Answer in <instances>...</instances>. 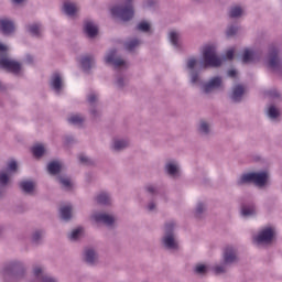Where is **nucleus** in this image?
<instances>
[{
    "mask_svg": "<svg viewBox=\"0 0 282 282\" xmlns=\"http://www.w3.org/2000/svg\"><path fill=\"white\" fill-rule=\"evenodd\" d=\"M95 200L97 202V204H99L100 206H111V196L109 195V193L107 192H101L99 193Z\"/></svg>",
    "mask_w": 282,
    "mask_h": 282,
    "instance_id": "nucleus-26",
    "label": "nucleus"
},
{
    "mask_svg": "<svg viewBox=\"0 0 282 282\" xmlns=\"http://www.w3.org/2000/svg\"><path fill=\"white\" fill-rule=\"evenodd\" d=\"M167 39L175 50H184V45L182 44V33L177 30H171L167 33Z\"/></svg>",
    "mask_w": 282,
    "mask_h": 282,
    "instance_id": "nucleus-17",
    "label": "nucleus"
},
{
    "mask_svg": "<svg viewBox=\"0 0 282 282\" xmlns=\"http://www.w3.org/2000/svg\"><path fill=\"white\" fill-rule=\"evenodd\" d=\"M196 133L203 140H210L213 135V123L206 119H200L196 126Z\"/></svg>",
    "mask_w": 282,
    "mask_h": 282,
    "instance_id": "nucleus-11",
    "label": "nucleus"
},
{
    "mask_svg": "<svg viewBox=\"0 0 282 282\" xmlns=\"http://www.w3.org/2000/svg\"><path fill=\"white\" fill-rule=\"evenodd\" d=\"M10 184V176L6 172H0V187L6 188Z\"/></svg>",
    "mask_w": 282,
    "mask_h": 282,
    "instance_id": "nucleus-42",
    "label": "nucleus"
},
{
    "mask_svg": "<svg viewBox=\"0 0 282 282\" xmlns=\"http://www.w3.org/2000/svg\"><path fill=\"white\" fill-rule=\"evenodd\" d=\"M227 75L229 78H237V70L236 69H229Z\"/></svg>",
    "mask_w": 282,
    "mask_h": 282,
    "instance_id": "nucleus-55",
    "label": "nucleus"
},
{
    "mask_svg": "<svg viewBox=\"0 0 282 282\" xmlns=\"http://www.w3.org/2000/svg\"><path fill=\"white\" fill-rule=\"evenodd\" d=\"M145 191H147V193H150V195L158 194V187H155L153 185H147Z\"/></svg>",
    "mask_w": 282,
    "mask_h": 282,
    "instance_id": "nucleus-52",
    "label": "nucleus"
},
{
    "mask_svg": "<svg viewBox=\"0 0 282 282\" xmlns=\"http://www.w3.org/2000/svg\"><path fill=\"white\" fill-rule=\"evenodd\" d=\"M79 162L80 164H85L86 166H94V161L85 155H79Z\"/></svg>",
    "mask_w": 282,
    "mask_h": 282,
    "instance_id": "nucleus-48",
    "label": "nucleus"
},
{
    "mask_svg": "<svg viewBox=\"0 0 282 282\" xmlns=\"http://www.w3.org/2000/svg\"><path fill=\"white\" fill-rule=\"evenodd\" d=\"M87 102L90 107H96V104L98 102V95L91 93L87 96Z\"/></svg>",
    "mask_w": 282,
    "mask_h": 282,
    "instance_id": "nucleus-46",
    "label": "nucleus"
},
{
    "mask_svg": "<svg viewBox=\"0 0 282 282\" xmlns=\"http://www.w3.org/2000/svg\"><path fill=\"white\" fill-rule=\"evenodd\" d=\"M32 153L35 158H43L45 155V147L37 144L32 148Z\"/></svg>",
    "mask_w": 282,
    "mask_h": 282,
    "instance_id": "nucleus-36",
    "label": "nucleus"
},
{
    "mask_svg": "<svg viewBox=\"0 0 282 282\" xmlns=\"http://www.w3.org/2000/svg\"><path fill=\"white\" fill-rule=\"evenodd\" d=\"M23 1H25V0H11V2L14 3L15 6H21V3H23Z\"/></svg>",
    "mask_w": 282,
    "mask_h": 282,
    "instance_id": "nucleus-61",
    "label": "nucleus"
},
{
    "mask_svg": "<svg viewBox=\"0 0 282 282\" xmlns=\"http://www.w3.org/2000/svg\"><path fill=\"white\" fill-rule=\"evenodd\" d=\"M268 65L271 69L278 72L282 67L281 55H279V48L274 45L269 47Z\"/></svg>",
    "mask_w": 282,
    "mask_h": 282,
    "instance_id": "nucleus-9",
    "label": "nucleus"
},
{
    "mask_svg": "<svg viewBox=\"0 0 282 282\" xmlns=\"http://www.w3.org/2000/svg\"><path fill=\"white\" fill-rule=\"evenodd\" d=\"M117 55L118 50L111 48L110 51H108V53L105 56L106 65H113L115 69H118L119 67H129V65H127V62L122 59V57Z\"/></svg>",
    "mask_w": 282,
    "mask_h": 282,
    "instance_id": "nucleus-8",
    "label": "nucleus"
},
{
    "mask_svg": "<svg viewBox=\"0 0 282 282\" xmlns=\"http://www.w3.org/2000/svg\"><path fill=\"white\" fill-rule=\"evenodd\" d=\"M271 96L273 97V98H279V93L276 91V90H273V91H271Z\"/></svg>",
    "mask_w": 282,
    "mask_h": 282,
    "instance_id": "nucleus-62",
    "label": "nucleus"
},
{
    "mask_svg": "<svg viewBox=\"0 0 282 282\" xmlns=\"http://www.w3.org/2000/svg\"><path fill=\"white\" fill-rule=\"evenodd\" d=\"M17 169H19V165H17V161H11L9 163V170L17 171Z\"/></svg>",
    "mask_w": 282,
    "mask_h": 282,
    "instance_id": "nucleus-54",
    "label": "nucleus"
},
{
    "mask_svg": "<svg viewBox=\"0 0 282 282\" xmlns=\"http://www.w3.org/2000/svg\"><path fill=\"white\" fill-rule=\"evenodd\" d=\"M164 171L165 173H167V175H171V177H175V175L180 173V166L177 165L176 162L171 161L165 164Z\"/></svg>",
    "mask_w": 282,
    "mask_h": 282,
    "instance_id": "nucleus-27",
    "label": "nucleus"
},
{
    "mask_svg": "<svg viewBox=\"0 0 282 282\" xmlns=\"http://www.w3.org/2000/svg\"><path fill=\"white\" fill-rule=\"evenodd\" d=\"M240 215L241 217H256L257 216V205L252 202L242 203L240 206Z\"/></svg>",
    "mask_w": 282,
    "mask_h": 282,
    "instance_id": "nucleus-18",
    "label": "nucleus"
},
{
    "mask_svg": "<svg viewBox=\"0 0 282 282\" xmlns=\"http://www.w3.org/2000/svg\"><path fill=\"white\" fill-rule=\"evenodd\" d=\"M137 30H139V32H151V24L147 21H142L137 25Z\"/></svg>",
    "mask_w": 282,
    "mask_h": 282,
    "instance_id": "nucleus-43",
    "label": "nucleus"
},
{
    "mask_svg": "<svg viewBox=\"0 0 282 282\" xmlns=\"http://www.w3.org/2000/svg\"><path fill=\"white\" fill-rule=\"evenodd\" d=\"M26 32L35 39H41V23H33L26 25Z\"/></svg>",
    "mask_w": 282,
    "mask_h": 282,
    "instance_id": "nucleus-30",
    "label": "nucleus"
},
{
    "mask_svg": "<svg viewBox=\"0 0 282 282\" xmlns=\"http://www.w3.org/2000/svg\"><path fill=\"white\" fill-rule=\"evenodd\" d=\"M281 116V112H279V109H276L275 106H270L268 109V117L271 120H276Z\"/></svg>",
    "mask_w": 282,
    "mask_h": 282,
    "instance_id": "nucleus-39",
    "label": "nucleus"
},
{
    "mask_svg": "<svg viewBox=\"0 0 282 282\" xmlns=\"http://www.w3.org/2000/svg\"><path fill=\"white\" fill-rule=\"evenodd\" d=\"M123 4H116L110 9L115 19H120L124 23L131 21L135 17V7L133 0H122Z\"/></svg>",
    "mask_w": 282,
    "mask_h": 282,
    "instance_id": "nucleus-5",
    "label": "nucleus"
},
{
    "mask_svg": "<svg viewBox=\"0 0 282 282\" xmlns=\"http://www.w3.org/2000/svg\"><path fill=\"white\" fill-rule=\"evenodd\" d=\"M33 274L37 279V281H41V276L45 275V273H43V268L41 267H35L33 269Z\"/></svg>",
    "mask_w": 282,
    "mask_h": 282,
    "instance_id": "nucleus-49",
    "label": "nucleus"
},
{
    "mask_svg": "<svg viewBox=\"0 0 282 282\" xmlns=\"http://www.w3.org/2000/svg\"><path fill=\"white\" fill-rule=\"evenodd\" d=\"M68 122L75 126H82L85 122V118L80 117V115H73L68 118Z\"/></svg>",
    "mask_w": 282,
    "mask_h": 282,
    "instance_id": "nucleus-38",
    "label": "nucleus"
},
{
    "mask_svg": "<svg viewBox=\"0 0 282 282\" xmlns=\"http://www.w3.org/2000/svg\"><path fill=\"white\" fill-rule=\"evenodd\" d=\"M0 91H6V86L0 82Z\"/></svg>",
    "mask_w": 282,
    "mask_h": 282,
    "instance_id": "nucleus-63",
    "label": "nucleus"
},
{
    "mask_svg": "<svg viewBox=\"0 0 282 282\" xmlns=\"http://www.w3.org/2000/svg\"><path fill=\"white\" fill-rule=\"evenodd\" d=\"M130 142L129 139H113L112 143L110 145L111 151H115V153H120L124 151V149H129Z\"/></svg>",
    "mask_w": 282,
    "mask_h": 282,
    "instance_id": "nucleus-21",
    "label": "nucleus"
},
{
    "mask_svg": "<svg viewBox=\"0 0 282 282\" xmlns=\"http://www.w3.org/2000/svg\"><path fill=\"white\" fill-rule=\"evenodd\" d=\"M223 61L219 55H217V46L213 44H207L203 47V62H200L199 67L195 68L197 65V59L195 57H189L186 62V69H188L189 80L192 85H197L202 83V69H208V67H221Z\"/></svg>",
    "mask_w": 282,
    "mask_h": 282,
    "instance_id": "nucleus-1",
    "label": "nucleus"
},
{
    "mask_svg": "<svg viewBox=\"0 0 282 282\" xmlns=\"http://www.w3.org/2000/svg\"><path fill=\"white\" fill-rule=\"evenodd\" d=\"M19 188L23 195H34L36 184L33 181L24 180L19 183Z\"/></svg>",
    "mask_w": 282,
    "mask_h": 282,
    "instance_id": "nucleus-24",
    "label": "nucleus"
},
{
    "mask_svg": "<svg viewBox=\"0 0 282 282\" xmlns=\"http://www.w3.org/2000/svg\"><path fill=\"white\" fill-rule=\"evenodd\" d=\"M250 184H254L258 188H265V186H270V172H248L241 174L236 180V185L239 187L248 186Z\"/></svg>",
    "mask_w": 282,
    "mask_h": 282,
    "instance_id": "nucleus-3",
    "label": "nucleus"
},
{
    "mask_svg": "<svg viewBox=\"0 0 282 282\" xmlns=\"http://www.w3.org/2000/svg\"><path fill=\"white\" fill-rule=\"evenodd\" d=\"M239 261V254L237 253V249L234 247H226L223 252V262L224 265H228L229 268L235 265Z\"/></svg>",
    "mask_w": 282,
    "mask_h": 282,
    "instance_id": "nucleus-12",
    "label": "nucleus"
},
{
    "mask_svg": "<svg viewBox=\"0 0 282 282\" xmlns=\"http://www.w3.org/2000/svg\"><path fill=\"white\" fill-rule=\"evenodd\" d=\"M17 32L14 21L9 18H0V34L4 36H12Z\"/></svg>",
    "mask_w": 282,
    "mask_h": 282,
    "instance_id": "nucleus-14",
    "label": "nucleus"
},
{
    "mask_svg": "<svg viewBox=\"0 0 282 282\" xmlns=\"http://www.w3.org/2000/svg\"><path fill=\"white\" fill-rule=\"evenodd\" d=\"M56 182H58L66 191H69L72 188V178L67 176V174H61L56 176Z\"/></svg>",
    "mask_w": 282,
    "mask_h": 282,
    "instance_id": "nucleus-31",
    "label": "nucleus"
},
{
    "mask_svg": "<svg viewBox=\"0 0 282 282\" xmlns=\"http://www.w3.org/2000/svg\"><path fill=\"white\" fill-rule=\"evenodd\" d=\"M226 268H229L228 264H224L223 262L221 264L214 267V272L215 274H226V272H228V269Z\"/></svg>",
    "mask_w": 282,
    "mask_h": 282,
    "instance_id": "nucleus-44",
    "label": "nucleus"
},
{
    "mask_svg": "<svg viewBox=\"0 0 282 282\" xmlns=\"http://www.w3.org/2000/svg\"><path fill=\"white\" fill-rule=\"evenodd\" d=\"M84 261L87 265H94L98 263V251L94 248H85L84 250Z\"/></svg>",
    "mask_w": 282,
    "mask_h": 282,
    "instance_id": "nucleus-22",
    "label": "nucleus"
},
{
    "mask_svg": "<svg viewBox=\"0 0 282 282\" xmlns=\"http://www.w3.org/2000/svg\"><path fill=\"white\" fill-rule=\"evenodd\" d=\"M95 63L94 55H85L80 58V65L84 72H89Z\"/></svg>",
    "mask_w": 282,
    "mask_h": 282,
    "instance_id": "nucleus-25",
    "label": "nucleus"
},
{
    "mask_svg": "<svg viewBox=\"0 0 282 282\" xmlns=\"http://www.w3.org/2000/svg\"><path fill=\"white\" fill-rule=\"evenodd\" d=\"M245 95H246V87L241 84H237L231 88L229 98L232 102L239 104L241 102V100H243Z\"/></svg>",
    "mask_w": 282,
    "mask_h": 282,
    "instance_id": "nucleus-16",
    "label": "nucleus"
},
{
    "mask_svg": "<svg viewBox=\"0 0 282 282\" xmlns=\"http://www.w3.org/2000/svg\"><path fill=\"white\" fill-rule=\"evenodd\" d=\"M113 85L117 87V89L122 90L124 87H127V85H129V80L123 75L118 74L115 77Z\"/></svg>",
    "mask_w": 282,
    "mask_h": 282,
    "instance_id": "nucleus-32",
    "label": "nucleus"
},
{
    "mask_svg": "<svg viewBox=\"0 0 282 282\" xmlns=\"http://www.w3.org/2000/svg\"><path fill=\"white\" fill-rule=\"evenodd\" d=\"M83 237V227H78L76 229H73L72 232L68 234V239L70 241H78Z\"/></svg>",
    "mask_w": 282,
    "mask_h": 282,
    "instance_id": "nucleus-34",
    "label": "nucleus"
},
{
    "mask_svg": "<svg viewBox=\"0 0 282 282\" xmlns=\"http://www.w3.org/2000/svg\"><path fill=\"white\" fill-rule=\"evenodd\" d=\"M253 58V53L250 50H245L242 55V63H250Z\"/></svg>",
    "mask_w": 282,
    "mask_h": 282,
    "instance_id": "nucleus-45",
    "label": "nucleus"
},
{
    "mask_svg": "<svg viewBox=\"0 0 282 282\" xmlns=\"http://www.w3.org/2000/svg\"><path fill=\"white\" fill-rule=\"evenodd\" d=\"M48 87L52 89V91H55V94H61L65 87L63 76H61L59 73H53L48 82Z\"/></svg>",
    "mask_w": 282,
    "mask_h": 282,
    "instance_id": "nucleus-15",
    "label": "nucleus"
},
{
    "mask_svg": "<svg viewBox=\"0 0 282 282\" xmlns=\"http://www.w3.org/2000/svg\"><path fill=\"white\" fill-rule=\"evenodd\" d=\"M158 0H144L143 8H155L158 6Z\"/></svg>",
    "mask_w": 282,
    "mask_h": 282,
    "instance_id": "nucleus-50",
    "label": "nucleus"
},
{
    "mask_svg": "<svg viewBox=\"0 0 282 282\" xmlns=\"http://www.w3.org/2000/svg\"><path fill=\"white\" fill-rule=\"evenodd\" d=\"M140 45H142V41L138 37L128 40L123 43V47L127 52H133L135 47H140Z\"/></svg>",
    "mask_w": 282,
    "mask_h": 282,
    "instance_id": "nucleus-28",
    "label": "nucleus"
},
{
    "mask_svg": "<svg viewBox=\"0 0 282 282\" xmlns=\"http://www.w3.org/2000/svg\"><path fill=\"white\" fill-rule=\"evenodd\" d=\"M0 69H6V72H10L15 76H18V74H21V69H23V66H21V63H19L18 61L11 59L9 57L8 46L1 43H0Z\"/></svg>",
    "mask_w": 282,
    "mask_h": 282,
    "instance_id": "nucleus-6",
    "label": "nucleus"
},
{
    "mask_svg": "<svg viewBox=\"0 0 282 282\" xmlns=\"http://www.w3.org/2000/svg\"><path fill=\"white\" fill-rule=\"evenodd\" d=\"M206 0H192V3H194V6H202V3H205Z\"/></svg>",
    "mask_w": 282,
    "mask_h": 282,
    "instance_id": "nucleus-59",
    "label": "nucleus"
},
{
    "mask_svg": "<svg viewBox=\"0 0 282 282\" xmlns=\"http://www.w3.org/2000/svg\"><path fill=\"white\" fill-rule=\"evenodd\" d=\"M59 217L63 221H72V205H65L59 208Z\"/></svg>",
    "mask_w": 282,
    "mask_h": 282,
    "instance_id": "nucleus-29",
    "label": "nucleus"
},
{
    "mask_svg": "<svg viewBox=\"0 0 282 282\" xmlns=\"http://www.w3.org/2000/svg\"><path fill=\"white\" fill-rule=\"evenodd\" d=\"M224 86V79L221 78V76H215L212 77L207 83H204L200 86V91H203V94H213L215 90L217 89H221V87Z\"/></svg>",
    "mask_w": 282,
    "mask_h": 282,
    "instance_id": "nucleus-10",
    "label": "nucleus"
},
{
    "mask_svg": "<svg viewBox=\"0 0 282 282\" xmlns=\"http://www.w3.org/2000/svg\"><path fill=\"white\" fill-rule=\"evenodd\" d=\"M25 63H28V65H32V63H34V57H32V55H26Z\"/></svg>",
    "mask_w": 282,
    "mask_h": 282,
    "instance_id": "nucleus-57",
    "label": "nucleus"
},
{
    "mask_svg": "<svg viewBox=\"0 0 282 282\" xmlns=\"http://www.w3.org/2000/svg\"><path fill=\"white\" fill-rule=\"evenodd\" d=\"M43 235H45L43 230H36L35 232H33L32 243H34L35 246H39L43 239Z\"/></svg>",
    "mask_w": 282,
    "mask_h": 282,
    "instance_id": "nucleus-37",
    "label": "nucleus"
},
{
    "mask_svg": "<svg viewBox=\"0 0 282 282\" xmlns=\"http://www.w3.org/2000/svg\"><path fill=\"white\" fill-rule=\"evenodd\" d=\"M195 274H199L200 276H204V274L208 273V267L206 264H196L194 268Z\"/></svg>",
    "mask_w": 282,
    "mask_h": 282,
    "instance_id": "nucleus-41",
    "label": "nucleus"
},
{
    "mask_svg": "<svg viewBox=\"0 0 282 282\" xmlns=\"http://www.w3.org/2000/svg\"><path fill=\"white\" fill-rule=\"evenodd\" d=\"M0 199H3V187H0Z\"/></svg>",
    "mask_w": 282,
    "mask_h": 282,
    "instance_id": "nucleus-64",
    "label": "nucleus"
},
{
    "mask_svg": "<svg viewBox=\"0 0 282 282\" xmlns=\"http://www.w3.org/2000/svg\"><path fill=\"white\" fill-rule=\"evenodd\" d=\"M4 232H6V225L0 224V239H3Z\"/></svg>",
    "mask_w": 282,
    "mask_h": 282,
    "instance_id": "nucleus-58",
    "label": "nucleus"
},
{
    "mask_svg": "<svg viewBox=\"0 0 282 282\" xmlns=\"http://www.w3.org/2000/svg\"><path fill=\"white\" fill-rule=\"evenodd\" d=\"M225 58H227V61H232V58H235V50H228L226 52Z\"/></svg>",
    "mask_w": 282,
    "mask_h": 282,
    "instance_id": "nucleus-53",
    "label": "nucleus"
},
{
    "mask_svg": "<svg viewBox=\"0 0 282 282\" xmlns=\"http://www.w3.org/2000/svg\"><path fill=\"white\" fill-rule=\"evenodd\" d=\"M40 282H58V280L52 275H41Z\"/></svg>",
    "mask_w": 282,
    "mask_h": 282,
    "instance_id": "nucleus-51",
    "label": "nucleus"
},
{
    "mask_svg": "<svg viewBox=\"0 0 282 282\" xmlns=\"http://www.w3.org/2000/svg\"><path fill=\"white\" fill-rule=\"evenodd\" d=\"M148 209L149 210H155V203H153V202L149 203Z\"/></svg>",
    "mask_w": 282,
    "mask_h": 282,
    "instance_id": "nucleus-60",
    "label": "nucleus"
},
{
    "mask_svg": "<svg viewBox=\"0 0 282 282\" xmlns=\"http://www.w3.org/2000/svg\"><path fill=\"white\" fill-rule=\"evenodd\" d=\"M62 10L67 17H74L76 14V4L72 2H64Z\"/></svg>",
    "mask_w": 282,
    "mask_h": 282,
    "instance_id": "nucleus-33",
    "label": "nucleus"
},
{
    "mask_svg": "<svg viewBox=\"0 0 282 282\" xmlns=\"http://www.w3.org/2000/svg\"><path fill=\"white\" fill-rule=\"evenodd\" d=\"M93 219H95L97 224H104L107 228H113L116 225V216L107 213H96L93 215Z\"/></svg>",
    "mask_w": 282,
    "mask_h": 282,
    "instance_id": "nucleus-13",
    "label": "nucleus"
},
{
    "mask_svg": "<svg viewBox=\"0 0 282 282\" xmlns=\"http://www.w3.org/2000/svg\"><path fill=\"white\" fill-rule=\"evenodd\" d=\"M206 210H208V203L204 200H198L193 210V215L195 219H198V220L204 219V215H206Z\"/></svg>",
    "mask_w": 282,
    "mask_h": 282,
    "instance_id": "nucleus-23",
    "label": "nucleus"
},
{
    "mask_svg": "<svg viewBox=\"0 0 282 282\" xmlns=\"http://www.w3.org/2000/svg\"><path fill=\"white\" fill-rule=\"evenodd\" d=\"M176 227L177 224L175 220L164 223L163 235L161 237V246L164 250H170L171 252H177L180 250V241L175 232Z\"/></svg>",
    "mask_w": 282,
    "mask_h": 282,
    "instance_id": "nucleus-4",
    "label": "nucleus"
},
{
    "mask_svg": "<svg viewBox=\"0 0 282 282\" xmlns=\"http://www.w3.org/2000/svg\"><path fill=\"white\" fill-rule=\"evenodd\" d=\"M274 241V229L272 227H265L253 237V243L257 246H270Z\"/></svg>",
    "mask_w": 282,
    "mask_h": 282,
    "instance_id": "nucleus-7",
    "label": "nucleus"
},
{
    "mask_svg": "<svg viewBox=\"0 0 282 282\" xmlns=\"http://www.w3.org/2000/svg\"><path fill=\"white\" fill-rule=\"evenodd\" d=\"M89 113L94 120H98L101 116L100 110H98L96 106H90Z\"/></svg>",
    "mask_w": 282,
    "mask_h": 282,
    "instance_id": "nucleus-47",
    "label": "nucleus"
},
{
    "mask_svg": "<svg viewBox=\"0 0 282 282\" xmlns=\"http://www.w3.org/2000/svg\"><path fill=\"white\" fill-rule=\"evenodd\" d=\"M243 14V9L239 6L231 7L229 10V18L230 19H239Z\"/></svg>",
    "mask_w": 282,
    "mask_h": 282,
    "instance_id": "nucleus-35",
    "label": "nucleus"
},
{
    "mask_svg": "<svg viewBox=\"0 0 282 282\" xmlns=\"http://www.w3.org/2000/svg\"><path fill=\"white\" fill-rule=\"evenodd\" d=\"M1 274L4 282H19L25 279L28 267L21 260H11L3 264Z\"/></svg>",
    "mask_w": 282,
    "mask_h": 282,
    "instance_id": "nucleus-2",
    "label": "nucleus"
},
{
    "mask_svg": "<svg viewBox=\"0 0 282 282\" xmlns=\"http://www.w3.org/2000/svg\"><path fill=\"white\" fill-rule=\"evenodd\" d=\"M46 171L48 175H53L58 177V175H63V163L61 161H51L46 166Z\"/></svg>",
    "mask_w": 282,
    "mask_h": 282,
    "instance_id": "nucleus-20",
    "label": "nucleus"
},
{
    "mask_svg": "<svg viewBox=\"0 0 282 282\" xmlns=\"http://www.w3.org/2000/svg\"><path fill=\"white\" fill-rule=\"evenodd\" d=\"M238 32H239V26L231 24L227 26L226 36L227 39H230L232 36H236Z\"/></svg>",
    "mask_w": 282,
    "mask_h": 282,
    "instance_id": "nucleus-40",
    "label": "nucleus"
},
{
    "mask_svg": "<svg viewBox=\"0 0 282 282\" xmlns=\"http://www.w3.org/2000/svg\"><path fill=\"white\" fill-rule=\"evenodd\" d=\"M75 140L74 137L67 135L65 137V144H74Z\"/></svg>",
    "mask_w": 282,
    "mask_h": 282,
    "instance_id": "nucleus-56",
    "label": "nucleus"
},
{
    "mask_svg": "<svg viewBox=\"0 0 282 282\" xmlns=\"http://www.w3.org/2000/svg\"><path fill=\"white\" fill-rule=\"evenodd\" d=\"M84 34L88 36V39H96L98 36V26L91 20L84 21Z\"/></svg>",
    "mask_w": 282,
    "mask_h": 282,
    "instance_id": "nucleus-19",
    "label": "nucleus"
}]
</instances>
